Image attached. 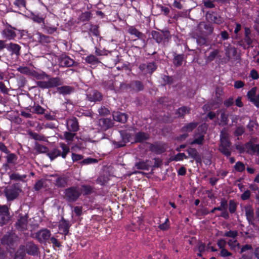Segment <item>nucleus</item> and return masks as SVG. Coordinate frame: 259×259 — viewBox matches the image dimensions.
<instances>
[{
    "mask_svg": "<svg viewBox=\"0 0 259 259\" xmlns=\"http://www.w3.org/2000/svg\"><path fill=\"white\" fill-rule=\"evenodd\" d=\"M220 145L219 146L220 151L227 157L231 154L230 147L231 143L229 139V135L225 130H223L221 133Z\"/></svg>",
    "mask_w": 259,
    "mask_h": 259,
    "instance_id": "obj_1",
    "label": "nucleus"
},
{
    "mask_svg": "<svg viewBox=\"0 0 259 259\" xmlns=\"http://www.w3.org/2000/svg\"><path fill=\"white\" fill-rule=\"evenodd\" d=\"M21 192V189L19 184L8 186L4 190L5 196L9 201H12L16 199Z\"/></svg>",
    "mask_w": 259,
    "mask_h": 259,
    "instance_id": "obj_2",
    "label": "nucleus"
},
{
    "mask_svg": "<svg viewBox=\"0 0 259 259\" xmlns=\"http://www.w3.org/2000/svg\"><path fill=\"white\" fill-rule=\"evenodd\" d=\"M47 81H38L36 82L37 86L42 89H49L57 87L62 84L61 79L59 77H50L48 75Z\"/></svg>",
    "mask_w": 259,
    "mask_h": 259,
    "instance_id": "obj_3",
    "label": "nucleus"
},
{
    "mask_svg": "<svg viewBox=\"0 0 259 259\" xmlns=\"http://www.w3.org/2000/svg\"><path fill=\"white\" fill-rule=\"evenodd\" d=\"M81 191L78 187H72L65 190V195L68 201H75L80 196Z\"/></svg>",
    "mask_w": 259,
    "mask_h": 259,
    "instance_id": "obj_4",
    "label": "nucleus"
},
{
    "mask_svg": "<svg viewBox=\"0 0 259 259\" xmlns=\"http://www.w3.org/2000/svg\"><path fill=\"white\" fill-rule=\"evenodd\" d=\"M149 145V150L156 154H160L164 152L166 149V145L163 143L155 142Z\"/></svg>",
    "mask_w": 259,
    "mask_h": 259,
    "instance_id": "obj_5",
    "label": "nucleus"
},
{
    "mask_svg": "<svg viewBox=\"0 0 259 259\" xmlns=\"http://www.w3.org/2000/svg\"><path fill=\"white\" fill-rule=\"evenodd\" d=\"M2 35L3 38L7 40H13L16 37L17 34L15 32V28L9 26L6 27L2 31Z\"/></svg>",
    "mask_w": 259,
    "mask_h": 259,
    "instance_id": "obj_6",
    "label": "nucleus"
},
{
    "mask_svg": "<svg viewBox=\"0 0 259 259\" xmlns=\"http://www.w3.org/2000/svg\"><path fill=\"white\" fill-rule=\"evenodd\" d=\"M244 210L246 219L249 224L252 225L253 227H255L256 225L253 207L250 205H247L244 207Z\"/></svg>",
    "mask_w": 259,
    "mask_h": 259,
    "instance_id": "obj_7",
    "label": "nucleus"
},
{
    "mask_svg": "<svg viewBox=\"0 0 259 259\" xmlns=\"http://www.w3.org/2000/svg\"><path fill=\"white\" fill-rule=\"evenodd\" d=\"M8 208L6 205L0 206V223L2 224L6 223L10 219Z\"/></svg>",
    "mask_w": 259,
    "mask_h": 259,
    "instance_id": "obj_8",
    "label": "nucleus"
},
{
    "mask_svg": "<svg viewBox=\"0 0 259 259\" xmlns=\"http://www.w3.org/2000/svg\"><path fill=\"white\" fill-rule=\"evenodd\" d=\"M139 68L144 74H151L155 70L156 65L153 63L143 64L140 65Z\"/></svg>",
    "mask_w": 259,
    "mask_h": 259,
    "instance_id": "obj_9",
    "label": "nucleus"
},
{
    "mask_svg": "<svg viewBox=\"0 0 259 259\" xmlns=\"http://www.w3.org/2000/svg\"><path fill=\"white\" fill-rule=\"evenodd\" d=\"M99 124L102 130L106 131L113 126V122L109 118H103L99 119Z\"/></svg>",
    "mask_w": 259,
    "mask_h": 259,
    "instance_id": "obj_10",
    "label": "nucleus"
},
{
    "mask_svg": "<svg viewBox=\"0 0 259 259\" xmlns=\"http://www.w3.org/2000/svg\"><path fill=\"white\" fill-rule=\"evenodd\" d=\"M51 236L50 232L47 230H42L37 232L36 237L39 242H44L48 240Z\"/></svg>",
    "mask_w": 259,
    "mask_h": 259,
    "instance_id": "obj_11",
    "label": "nucleus"
},
{
    "mask_svg": "<svg viewBox=\"0 0 259 259\" xmlns=\"http://www.w3.org/2000/svg\"><path fill=\"white\" fill-rule=\"evenodd\" d=\"M74 63V61L66 56L60 57L59 60V65L62 67H70Z\"/></svg>",
    "mask_w": 259,
    "mask_h": 259,
    "instance_id": "obj_12",
    "label": "nucleus"
},
{
    "mask_svg": "<svg viewBox=\"0 0 259 259\" xmlns=\"http://www.w3.org/2000/svg\"><path fill=\"white\" fill-rule=\"evenodd\" d=\"M7 48L9 52H11L12 55L14 54L17 57L20 55L21 47L19 45L11 42L8 45Z\"/></svg>",
    "mask_w": 259,
    "mask_h": 259,
    "instance_id": "obj_13",
    "label": "nucleus"
},
{
    "mask_svg": "<svg viewBox=\"0 0 259 259\" xmlns=\"http://www.w3.org/2000/svg\"><path fill=\"white\" fill-rule=\"evenodd\" d=\"M67 128L70 132H76L78 130V125L75 118L70 119L67 121Z\"/></svg>",
    "mask_w": 259,
    "mask_h": 259,
    "instance_id": "obj_14",
    "label": "nucleus"
},
{
    "mask_svg": "<svg viewBox=\"0 0 259 259\" xmlns=\"http://www.w3.org/2000/svg\"><path fill=\"white\" fill-rule=\"evenodd\" d=\"M88 100L91 102L100 101L102 99L101 94L97 91H94L87 95Z\"/></svg>",
    "mask_w": 259,
    "mask_h": 259,
    "instance_id": "obj_15",
    "label": "nucleus"
},
{
    "mask_svg": "<svg viewBox=\"0 0 259 259\" xmlns=\"http://www.w3.org/2000/svg\"><path fill=\"white\" fill-rule=\"evenodd\" d=\"M25 250L28 254L34 255L37 253V248L34 244L29 242L26 244L25 248L24 247V251Z\"/></svg>",
    "mask_w": 259,
    "mask_h": 259,
    "instance_id": "obj_16",
    "label": "nucleus"
},
{
    "mask_svg": "<svg viewBox=\"0 0 259 259\" xmlns=\"http://www.w3.org/2000/svg\"><path fill=\"white\" fill-rule=\"evenodd\" d=\"M70 225L68 221L62 219L59 224V230L62 231V233L65 235H67L69 231Z\"/></svg>",
    "mask_w": 259,
    "mask_h": 259,
    "instance_id": "obj_17",
    "label": "nucleus"
},
{
    "mask_svg": "<svg viewBox=\"0 0 259 259\" xmlns=\"http://www.w3.org/2000/svg\"><path fill=\"white\" fill-rule=\"evenodd\" d=\"M113 117L115 120L121 122H125L127 120V115L119 112H114Z\"/></svg>",
    "mask_w": 259,
    "mask_h": 259,
    "instance_id": "obj_18",
    "label": "nucleus"
},
{
    "mask_svg": "<svg viewBox=\"0 0 259 259\" xmlns=\"http://www.w3.org/2000/svg\"><path fill=\"white\" fill-rule=\"evenodd\" d=\"M57 92L60 94L63 95H68L72 93L74 89L72 87L68 85H65L61 87H58L57 89Z\"/></svg>",
    "mask_w": 259,
    "mask_h": 259,
    "instance_id": "obj_19",
    "label": "nucleus"
},
{
    "mask_svg": "<svg viewBox=\"0 0 259 259\" xmlns=\"http://www.w3.org/2000/svg\"><path fill=\"white\" fill-rule=\"evenodd\" d=\"M200 28H204L205 36L211 34L213 30V28L210 24H207L203 22L200 23Z\"/></svg>",
    "mask_w": 259,
    "mask_h": 259,
    "instance_id": "obj_20",
    "label": "nucleus"
},
{
    "mask_svg": "<svg viewBox=\"0 0 259 259\" xmlns=\"http://www.w3.org/2000/svg\"><path fill=\"white\" fill-rule=\"evenodd\" d=\"M149 138V135L143 132H139L135 135V139L137 142H143L148 140Z\"/></svg>",
    "mask_w": 259,
    "mask_h": 259,
    "instance_id": "obj_21",
    "label": "nucleus"
},
{
    "mask_svg": "<svg viewBox=\"0 0 259 259\" xmlns=\"http://www.w3.org/2000/svg\"><path fill=\"white\" fill-rule=\"evenodd\" d=\"M204 133H201L200 134H196L194 137V140L191 143L193 144L201 145L204 141Z\"/></svg>",
    "mask_w": 259,
    "mask_h": 259,
    "instance_id": "obj_22",
    "label": "nucleus"
},
{
    "mask_svg": "<svg viewBox=\"0 0 259 259\" xmlns=\"http://www.w3.org/2000/svg\"><path fill=\"white\" fill-rule=\"evenodd\" d=\"M27 223V218L24 217H21L19 220H18L16 224L18 228L21 230H24L26 228Z\"/></svg>",
    "mask_w": 259,
    "mask_h": 259,
    "instance_id": "obj_23",
    "label": "nucleus"
},
{
    "mask_svg": "<svg viewBox=\"0 0 259 259\" xmlns=\"http://www.w3.org/2000/svg\"><path fill=\"white\" fill-rule=\"evenodd\" d=\"M128 32L131 35H134L138 38L143 39L144 35L139 31L137 29L133 26L130 27L128 29Z\"/></svg>",
    "mask_w": 259,
    "mask_h": 259,
    "instance_id": "obj_24",
    "label": "nucleus"
},
{
    "mask_svg": "<svg viewBox=\"0 0 259 259\" xmlns=\"http://www.w3.org/2000/svg\"><path fill=\"white\" fill-rule=\"evenodd\" d=\"M59 146L62 150V152H61V156L62 158H65L66 155L70 151L69 147L67 145L63 143H60Z\"/></svg>",
    "mask_w": 259,
    "mask_h": 259,
    "instance_id": "obj_25",
    "label": "nucleus"
},
{
    "mask_svg": "<svg viewBox=\"0 0 259 259\" xmlns=\"http://www.w3.org/2000/svg\"><path fill=\"white\" fill-rule=\"evenodd\" d=\"M48 155L52 160L57 157L61 156V152L57 149H54L48 154Z\"/></svg>",
    "mask_w": 259,
    "mask_h": 259,
    "instance_id": "obj_26",
    "label": "nucleus"
},
{
    "mask_svg": "<svg viewBox=\"0 0 259 259\" xmlns=\"http://www.w3.org/2000/svg\"><path fill=\"white\" fill-rule=\"evenodd\" d=\"M228 244L232 249L236 250L240 248V244L235 239H230L228 241Z\"/></svg>",
    "mask_w": 259,
    "mask_h": 259,
    "instance_id": "obj_27",
    "label": "nucleus"
},
{
    "mask_svg": "<svg viewBox=\"0 0 259 259\" xmlns=\"http://www.w3.org/2000/svg\"><path fill=\"white\" fill-rule=\"evenodd\" d=\"M197 125V123L196 122L190 123L184 126L182 128V131L183 132H190L196 127Z\"/></svg>",
    "mask_w": 259,
    "mask_h": 259,
    "instance_id": "obj_28",
    "label": "nucleus"
},
{
    "mask_svg": "<svg viewBox=\"0 0 259 259\" xmlns=\"http://www.w3.org/2000/svg\"><path fill=\"white\" fill-rule=\"evenodd\" d=\"M190 109L186 107H182L179 108L177 111V114L178 117H181L189 113Z\"/></svg>",
    "mask_w": 259,
    "mask_h": 259,
    "instance_id": "obj_29",
    "label": "nucleus"
},
{
    "mask_svg": "<svg viewBox=\"0 0 259 259\" xmlns=\"http://www.w3.org/2000/svg\"><path fill=\"white\" fill-rule=\"evenodd\" d=\"M257 88L256 87L252 88L248 92L247 96L251 102L253 103V99H255L256 96V92Z\"/></svg>",
    "mask_w": 259,
    "mask_h": 259,
    "instance_id": "obj_30",
    "label": "nucleus"
},
{
    "mask_svg": "<svg viewBox=\"0 0 259 259\" xmlns=\"http://www.w3.org/2000/svg\"><path fill=\"white\" fill-rule=\"evenodd\" d=\"M86 62L90 64H96L99 62L98 59L93 55H90L85 58Z\"/></svg>",
    "mask_w": 259,
    "mask_h": 259,
    "instance_id": "obj_31",
    "label": "nucleus"
},
{
    "mask_svg": "<svg viewBox=\"0 0 259 259\" xmlns=\"http://www.w3.org/2000/svg\"><path fill=\"white\" fill-rule=\"evenodd\" d=\"M206 18L208 21L219 23V21L218 20L217 16L214 15L213 13H207L206 14Z\"/></svg>",
    "mask_w": 259,
    "mask_h": 259,
    "instance_id": "obj_32",
    "label": "nucleus"
},
{
    "mask_svg": "<svg viewBox=\"0 0 259 259\" xmlns=\"http://www.w3.org/2000/svg\"><path fill=\"white\" fill-rule=\"evenodd\" d=\"M25 254L24 246H21L20 249L16 252L14 259H23Z\"/></svg>",
    "mask_w": 259,
    "mask_h": 259,
    "instance_id": "obj_33",
    "label": "nucleus"
},
{
    "mask_svg": "<svg viewBox=\"0 0 259 259\" xmlns=\"http://www.w3.org/2000/svg\"><path fill=\"white\" fill-rule=\"evenodd\" d=\"M80 190L81 191V194L82 193L83 195L90 194L92 192V188L91 187L88 185H82L80 188Z\"/></svg>",
    "mask_w": 259,
    "mask_h": 259,
    "instance_id": "obj_34",
    "label": "nucleus"
},
{
    "mask_svg": "<svg viewBox=\"0 0 259 259\" xmlns=\"http://www.w3.org/2000/svg\"><path fill=\"white\" fill-rule=\"evenodd\" d=\"M74 136V134H72L68 132H65L64 133V139L66 140L68 144L70 143L73 141Z\"/></svg>",
    "mask_w": 259,
    "mask_h": 259,
    "instance_id": "obj_35",
    "label": "nucleus"
},
{
    "mask_svg": "<svg viewBox=\"0 0 259 259\" xmlns=\"http://www.w3.org/2000/svg\"><path fill=\"white\" fill-rule=\"evenodd\" d=\"M67 184V180L64 177H59L56 181V184L58 187H64Z\"/></svg>",
    "mask_w": 259,
    "mask_h": 259,
    "instance_id": "obj_36",
    "label": "nucleus"
},
{
    "mask_svg": "<svg viewBox=\"0 0 259 259\" xmlns=\"http://www.w3.org/2000/svg\"><path fill=\"white\" fill-rule=\"evenodd\" d=\"M170 226L169 219L166 218L163 223L158 226V228L161 230L165 231L169 229Z\"/></svg>",
    "mask_w": 259,
    "mask_h": 259,
    "instance_id": "obj_37",
    "label": "nucleus"
},
{
    "mask_svg": "<svg viewBox=\"0 0 259 259\" xmlns=\"http://www.w3.org/2000/svg\"><path fill=\"white\" fill-rule=\"evenodd\" d=\"M228 203L227 201L225 199H222L221 202V205L219 207H215V209H217V210L223 211L227 209Z\"/></svg>",
    "mask_w": 259,
    "mask_h": 259,
    "instance_id": "obj_38",
    "label": "nucleus"
},
{
    "mask_svg": "<svg viewBox=\"0 0 259 259\" xmlns=\"http://www.w3.org/2000/svg\"><path fill=\"white\" fill-rule=\"evenodd\" d=\"M234 168L238 172H242L245 169V165L242 162L238 161L235 164Z\"/></svg>",
    "mask_w": 259,
    "mask_h": 259,
    "instance_id": "obj_39",
    "label": "nucleus"
},
{
    "mask_svg": "<svg viewBox=\"0 0 259 259\" xmlns=\"http://www.w3.org/2000/svg\"><path fill=\"white\" fill-rule=\"evenodd\" d=\"M246 147L249 148L254 152H256L259 155V145H254L251 143H248L246 144Z\"/></svg>",
    "mask_w": 259,
    "mask_h": 259,
    "instance_id": "obj_40",
    "label": "nucleus"
},
{
    "mask_svg": "<svg viewBox=\"0 0 259 259\" xmlns=\"http://www.w3.org/2000/svg\"><path fill=\"white\" fill-rule=\"evenodd\" d=\"M204 28H200V23L198 24L197 28L195 30L194 32V36H205Z\"/></svg>",
    "mask_w": 259,
    "mask_h": 259,
    "instance_id": "obj_41",
    "label": "nucleus"
},
{
    "mask_svg": "<svg viewBox=\"0 0 259 259\" xmlns=\"http://www.w3.org/2000/svg\"><path fill=\"white\" fill-rule=\"evenodd\" d=\"M187 152L189 155L194 159L197 158L198 154L197 150L195 149L190 148L187 150Z\"/></svg>",
    "mask_w": 259,
    "mask_h": 259,
    "instance_id": "obj_42",
    "label": "nucleus"
},
{
    "mask_svg": "<svg viewBox=\"0 0 259 259\" xmlns=\"http://www.w3.org/2000/svg\"><path fill=\"white\" fill-rule=\"evenodd\" d=\"M135 166L139 169H148V165L145 161H140L136 163Z\"/></svg>",
    "mask_w": 259,
    "mask_h": 259,
    "instance_id": "obj_43",
    "label": "nucleus"
},
{
    "mask_svg": "<svg viewBox=\"0 0 259 259\" xmlns=\"http://www.w3.org/2000/svg\"><path fill=\"white\" fill-rule=\"evenodd\" d=\"M237 205L235 201L233 200H230L229 201V211L231 213H233L236 211Z\"/></svg>",
    "mask_w": 259,
    "mask_h": 259,
    "instance_id": "obj_44",
    "label": "nucleus"
},
{
    "mask_svg": "<svg viewBox=\"0 0 259 259\" xmlns=\"http://www.w3.org/2000/svg\"><path fill=\"white\" fill-rule=\"evenodd\" d=\"M17 160V156L14 154H10L7 156V160L9 163H14Z\"/></svg>",
    "mask_w": 259,
    "mask_h": 259,
    "instance_id": "obj_45",
    "label": "nucleus"
},
{
    "mask_svg": "<svg viewBox=\"0 0 259 259\" xmlns=\"http://www.w3.org/2000/svg\"><path fill=\"white\" fill-rule=\"evenodd\" d=\"M205 36H194V37L196 39L198 45L202 46L205 45L206 43Z\"/></svg>",
    "mask_w": 259,
    "mask_h": 259,
    "instance_id": "obj_46",
    "label": "nucleus"
},
{
    "mask_svg": "<svg viewBox=\"0 0 259 259\" xmlns=\"http://www.w3.org/2000/svg\"><path fill=\"white\" fill-rule=\"evenodd\" d=\"M183 57L182 55L176 56L174 59V63L176 66H180L182 64Z\"/></svg>",
    "mask_w": 259,
    "mask_h": 259,
    "instance_id": "obj_47",
    "label": "nucleus"
},
{
    "mask_svg": "<svg viewBox=\"0 0 259 259\" xmlns=\"http://www.w3.org/2000/svg\"><path fill=\"white\" fill-rule=\"evenodd\" d=\"M219 51L218 50H215L211 52L209 56L207 57V60L209 61L213 60L219 54Z\"/></svg>",
    "mask_w": 259,
    "mask_h": 259,
    "instance_id": "obj_48",
    "label": "nucleus"
},
{
    "mask_svg": "<svg viewBox=\"0 0 259 259\" xmlns=\"http://www.w3.org/2000/svg\"><path fill=\"white\" fill-rule=\"evenodd\" d=\"M228 121L227 115L224 112H222L221 115L220 124L222 125H226L227 124Z\"/></svg>",
    "mask_w": 259,
    "mask_h": 259,
    "instance_id": "obj_49",
    "label": "nucleus"
},
{
    "mask_svg": "<svg viewBox=\"0 0 259 259\" xmlns=\"http://www.w3.org/2000/svg\"><path fill=\"white\" fill-rule=\"evenodd\" d=\"M97 162H98V160L96 159L92 158H86V159H84L83 160H82L81 162V163L82 164L86 165V164H91V163H97Z\"/></svg>",
    "mask_w": 259,
    "mask_h": 259,
    "instance_id": "obj_50",
    "label": "nucleus"
},
{
    "mask_svg": "<svg viewBox=\"0 0 259 259\" xmlns=\"http://www.w3.org/2000/svg\"><path fill=\"white\" fill-rule=\"evenodd\" d=\"M186 158H187V157L184 153H180L175 156V157L173 158V160L178 161L182 160L183 159Z\"/></svg>",
    "mask_w": 259,
    "mask_h": 259,
    "instance_id": "obj_51",
    "label": "nucleus"
},
{
    "mask_svg": "<svg viewBox=\"0 0 259 259\" xmlns=\"http://www.w3.org/2000/svg\"><path fill=\"white\" fill-rule=\"evenodd\" d=\"M238 235V232L236 231H229L225 233L224 236L235 238Z\"/></svg>",
    "mask_w": 259,
    "mask_h": 259,
    "instance_id": "obj_52",
    "label": "nucleus"
},
{
    "mask_svg": "<svg viewBox=\"0 0 259 259\" xmlns=\"http://www.w3.org/2000/svg\"><path fill=\"white\" fill-rule=\"evenodd\" d=\"M26 178V176L24 175L23 176H21L19 175L18 174L14 173L10 175V178L11 180H22Z\"/></svg>",
    "mask_w": 259,
    "mask_h": 259,
    "instance_id": "obj_53",
    "label": "nucleus"
},
{
    "mask_svg": "<svg viewBox=\"0 0 259 259\" xmlns=\"http://www.w3.org/2000/svg\"><path fill=\"white\" fill-rule=\"evenodd\" d=\"M34 76L37 79L44 80L46 78H48V75L44 72L40 73H35Z\"/></svg>",
    "mask_w": 259,
    "mask_h": 259,
    "instance_id": "obj_54",
    "label": "nucleus"
},
{
    "mask_svg": "<svg viewBox=\"0 0 259 259\" xmlns=\"http://www.w3.org/2000/svg\"><path fill=\"white\" fill-rule=\"evenodd\" d=\"M17 70L23 74H30L31 73L30 69L27 67H19Z\"/></svg>",
    "mask_w": 259,
    "mask_h": 259,
    "instance_id": "obj_55",
    "label": "nucleus"
},
{
    "mask_svg": "<svg viewBox=\"0 0 259 259\" xmlns=\"http://www.w3.org/2000/svg\"><path fill=\"white\" fill-rule=\"evenodd\" d=\"M11 237L10 236H5L2 240V242L3 243V244H7L8 245H9L10 244H11Z\"/></svg>",
    "mask_w": 259,
    "mask_h": 259,
    "instance_id": "obj_56",
    "label": "nucleus"
},
{
    "mask_svg": "<svg viewBox=\"0 0 259 259\" xmlns=\"http://www.w3.org/2000/svg\"><path fill=\"white\" fill-rule=\"evenodd\" d=\"M220 254L223 257H227L232 255V253L229 252L225 248L221 249Z\"/></svg>",
    "mask_w": 259,
    "mask_h": 259,
    "instance_id": "obj_57",
    "label": "nucleus"
},
{
    "mask_svg": "<svg viewBox=\"0 0 259 259\" xmlns=\"http://www.w3.org/2000/svg\"><path fill=\"white\" fill-rule=\"evenodd\" d=\"M250 192L249 190L245 191L241 196V198L243 200H247L250 198Z\"/></svg>",
    "mask_w": 259,
    "mask_h": 259,
    "instance_id": "obj_58",
    "label": "nucleus"
},
{
    "mask_svg": "<svg viewBox=\"0 0 259 259\" xmlns=\"http://www.w3.org/2000/svg\"><path fill=\"white\" fill-rule=\"evenodd\" d=\"M250 76L253 79H257L259 77L258 74L255 69H252L250 71Z\"/></svg>",
    "mask_w": 259,
    "mask_h": 259,
    "instance_id": "obj_59",
    "label": "nucleus"
},
{
    "mask_svg": "<svg viewBox=\"0 0 259 259\" xmlns=\"http://www.w3.org/2000/svg\"><path fill=\"white\" fill-rule=\"evenodd\" d=\"M32 19L38 23H44V19L38 15H33L32 17Z\"/></svg>",
    "mask_w": 259,
    "mask_h": 259,
    "instance_id": "obj_60",
    "label": "nucleus"
},
{
    "mask_svg": "<svg viewBox=\"0 0 259 259\" xmlns=\"http://www.w3.org/2000/svg\"><path fill=\"white\" fill-rule=\"evenodd\" d=\"M36 149L40 153H46L48 151V148L46 146L40 145L37 146Z\"/></svg>",
    "mask_w": 259,
    "mask_h": 259,
    "instance_id": "obj_61",
    "label": "nucleus"
},
{
    "mask_svg": "<svg viewBox=\"0 0 259 259\" xmlns=\"http://www.w3.org/2000/svg\"><path fill=\"white\" fill-rule=\"evenodd\" d=\"M82 158L83 156L81 155L75 153L72 154V159L73 161H77L82 159Z\"/></svg>",
    "mask_w": 259,
    "mask_h": 259,
    "instance_id": "obj_62",
    "label": "nucleus"
},
{
    "mask_svg": "<svg viewBox=\"0 0 259 259\" xmlns=\"http://www.w3.org/2000/svg\"><path fill=\"white\" fill-rule=\"evenodd\" d=\"M226 241L224 239H220L218 240L217 244L220 248L221 249L225 248L226 245Z\"/></svg>",
    "mask_w": 259,
    "mask_h": 259,
    "instance_id": "obj_63",
    "label": "nucleus"
},
{
    "mask_svg": "<svg viewBox=\"0 0 259 259\" xmlns=\"http://www.w3.org/2000/svg\"><path fill=\"white\" fill-rule=\"evenodd\" d=\"M244 132V128L243 126H239L237 127L235 132V135L236 136L241 135Z\"/></svg>",
    "mask_w": 259,
    "mask_h": 259,
    "instance_id": "obj_64",
    "label": "nucleus"
}]
</instances>
